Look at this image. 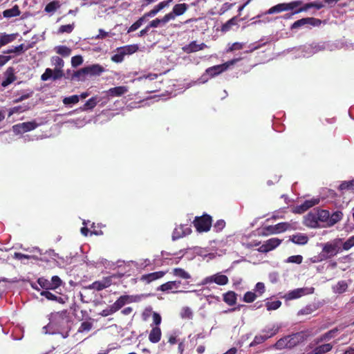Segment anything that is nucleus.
Returning a JSON list of instances; mask_svg holds the SVG:
<instances>
[{
	"mask_svg": "<svg viewBox=\"0 0 354 354\" xmlns=\"http://www.w3.org/2000/svg\"><path fill=\"white\" fill-rule=\"evenodd\" d=\"M308 337L307 332L300 331L279 339L274 344L277 349L292 348L303 342Z\"/></svg>",
	"mask_w": 354,
	"mask_h": 354,
	"instance_id": "nucleus-1",
	"label": "nucleus"
},
{
	"mask_svg": "<svg viewBox=\"0 0 354 354\" xmlns=\"http://www.w3.org/2000/svg\"><path fill=\"white\" fill-rule=\"evenodd\" d=\"M104 71V68L101 65L97 64H92L75 71L73 74V78H76L77 80H84L86 75H100Z\"/></svg>",
	"mask_w": 354,
	"mask_h": 354,
	"instance_id": "nucleus-2",
	"label": "nucleus"
},
{
	"mask_svg": "<svg viewBox=\"0 0 354 354\" xmlns=\"http://www.w3.org/2000/svg\"><path fill=\"white\" fill-rule=\"evenodd\" d=\"M212 224V216L204 214L201 216H196L193 221V225L199 232H208Z\"/></svg>",
	"mask_w": 354,
	"mask_h": 354,
	"instance_id": "nucleus-3",
	"label": "nucleus"
},
{
	"mask_svg": "<svg viewBox=\"0 0 354 354\" xmlns=\"http://www.w3.org/2000/svg\"><path fill=\"white\" fill-rule=\"evenodd\" d=\"M37 283L44 290H55L63 284L62 280L57 275L52 277L50 280L44 277H39Z\"/></svg>",
	"mask_w": 354,
	"mask_h": 354,
	"instance_id": "nucleus-4",
	"label": "nucleus"
},
{
	"mask_svg": "<svg viewBox=\"0 0 354 354\" xmlns=\"http://www.w3.org/2000/svg\"><path fill=\"white\" fill-rule=\"evenodd\" d=\"M341 239H337L333 242H327L324 245L322 252L326 254V258H331L338 254L340 251Z\"/></svg>",
	"mask_w": 354,
	"mask_h": 354,
	"instance_id": "nucleus-5",
	"label": "nucleus"
},
{
	"mask_svg": "<svg viewBox=\"0 0 354 354\" xmlns=\"http://www.w3.org/2000/svg\"><path fill=\"white\" fill-rule=\"evenodd\" d=\"M229 282L228 277L226 275L217 273L216 274L207 277L202 281V284L205 285L211 283H215L219 286H224Z\"/></svg>",
	"mask_w": 354,
	"mask_h": 354,
	"instance_id": "nucleus-6",
	"label": "nucleus"
},
{
	"mask_svg": "<svg viewBox=\"0 0 354 354\" xmlns=\"http://www.w3.org/2000/svg\"><path fill=\"white\" fill-rule=\"evenodd\" d=\"M309 24L313 26H319L322 24V20L314 17L302 18L295 21L291 25V30L297 29L301 26Z\"/></svg>",
	"mask_w": 354,
	"mask_h": 354,
	"instance_id": "nucleus-7",
	"label": "nucleus"
},
{
	"mask_svg": "<svg viewBox=\"0 0 354 354\" xmlns=\"http://www.w3.org/2000/svg\"><path fill=\"white\" fill-rule=\"evenodd\" d=\"M140 299L138 295H122L113 304V306L116 311L121 309L125 304L133 302H137Z\"/></svg>",
	"mask_w": 354,
	"mask_h": 354,
	"instance_id": "nucleus-8",
	"label": "nucleus"
},
{
	"mask_svg": "<svg viewBox=\"0 0 354 354\" xmlns=\"http://www.w3.org/2000/svg\"><path fill=\"white\" fill-rule=\"evenodd\" d=\"M189 8L188 4L185 3H177L174 6L172 10L166 14L169 21L174 20L176 17L185 14Z\"/></svg>",
	"mask_w": 354,
	"mask_h": 354,
	"instance_id": "nucleus-9",
	"label": "nucleus"
},
{
	"mask_svg": "<svg viewBox=\"0 0 354 354\" xmlns=\"http://www.w3.org/2000/svg\"><path fill=\"white\" fill-rule=\"evenodd\" d=\"M281 241H282L278 238H271L265 241V243L262 244L257 250L261 253H267L279 246Z\"/></svg>",
	"mask_w": 354,
	"mask_h": 354,
	"instance_id": "nucleus-10",
	"label": "nucleus"
},
{
	"mask_svg": "<svg viewBox=\"0 0 354 354\" xmlns=\"http://www.w3.org/2000/svg\"><path fill=\"white\" fill-rule=\"evenodd\" d=\"M304 223L306 226L311 228L320 227L321 225L318 221L316 209L307 214L304 217Z\"/></svg>",
	"mask_w": 354,
	"mask_h": 354,
	"instance_id": "nucleus-11",
	"label": "nucleus"
},
{
	"mask_svg": "<svg viewBox=\"0 0 354 354\" xmlns=\"http://www.w3.org/2000/svg\"><path fill=\"white\" fill-rule=\"evenodd\" d=\"M166 273L167 271L161 270L142 274L140 278V281L146 284H149L156 280L162 278L166 274Z\"/></svg>",
	"mask_w": 354,
	"mask_h": 354,
	"instance_id": "nucleus-12",
	"label": "nucleus"
},
{
	"mask_svg": "<svg viewBox=\"0 0 354 354\" xmlns=\"http://www.w3.org/2000/svg\"><path fill=\"white\" fill-rule=\"evenodd\" d=\"M40 295L44 297L48 300L54 301L61 304H64L68 299L67 295H61L57 296L54 293L50 292V290H42L40 292Z\"/></svg>",
	"mask_w": 354,
	"mask_h": 354,
	"instance_id": "nucleus-13",
	"label": "nucleus"
},
{
	"mask_svg": "<svg viewBox=\"0 0 354 354\" xmlns=\"http://www.w3.org/2000/svg\"><path fill=\"white\" fill-rule=\"evenodd\" d=\"M228 66L229 64L227 63H225L209 67L205 70V73L203 75V77L205 76V75H207L211 78L214 77L215 76L218 75L223 72L225 71L227 69Z\"/></svg>",
	"mask_w": 354,
	"mask_h": 354,
	"instance_id": "nucleus-14",
	"label": "nucleus"
},
{
	"mask_svg": "<svg viewBox=\"0 0 354 354\" xmlns=\"http://www.w3.org/2000/svg\"><path fill=\"white\" fill-rule=\"evenodd\" d=\"M112 284L110 277H103L100 281H95L88 286V289H93L97 291L102 290Z\"/></svg>",
	"mask_w": 354,
	"mask_h": 354,
	"instance_id": "nucleus-15",
	"label": "nucleus"
},
{
	"mask_svg": "<svg viewBox=\"0 0 354 354\" xmlns=\"http://www.w3.org/2000/svg\"><path fill=\"white\" fill-rule=\"evenodd\" d=\"M180 284V281H170L160 285L157 290L162 292H169L171 290L173 293H177L180 292L177 290Z\"/></svg>",
	"mask_w": 354,
	"mask_h": 354,
	"instance_id": "nucleus-16",
	"label": "nucleus"
},
{
	"mask_svg": "<svg viewBox=\"0 0 354 354\" xmlns=\"http://www.w3.org/2000/svg\"><path fill=\"white\" fill-rule=\"evenodd\" d=\"M128 91V88L124 86H119L113 88H111L109 90L104 91L106 97H120Z\"/></svg>",
	"mask_w": 354,
	"mask_h": 354,
	"instance_id": "nucleus-17",
	"label": "nucleus"
},
{
	"mask_svg": "<svg viewBox=\"0 0 354 354\" xmlns=\"http://www.w3.org/2000/svg\"><path fill=\"white\" fill-rule=\"evenodd\" d=\"M207 47V45L205 43H201L198 44L196 41H193L187 45H185L182 48L183 52L185 53L189 54L192 53H195L199 50H202Z\"/></svg>",
	"mask_w": 354,
	"mask_h": 354,
	"instance_id": "nucleus-18",
	"label": "nucleus"
},
{
	"mask_svg": "<svg viewBox=\"0 0 354 354\" xmlns=\"http://www.w3.org/2000/svg\"><path fill=\"white\" fill-rule=\"evenodd\" d=\"M319 198H312L310 200H306L301 205L297 206L296 212L301 214L307 211L309 208L318 205L319 203Z\"/></svg>",
	"mask_w": 354,
	"mask_h": 354,
	"instance_id": "nucleus-19",
	"label": "nucleus"
},
{
	"mask_svg": "<svg viewBox=\"0 0 354 354\" xmlns=\"http://www.w3.org/2000/svg\"><path fill=\"white\" fill-rule=\"evenodd\" d=\"M5 79L1 82L3 87H6L17 79L15 75V69L13 67H8L4 73Z\"/></svg>",
	"mask_w": 354,
	"mask_h": 354,
	"instance_id": "nucleus-20",
	"label": "nucleus"
},
{
	"mask_svg": "<svg viewBox=\"0 0 354 354\" xmlns=\"http://www.w3.org/2000/svg\"><path fill=\"white\" fill-rule=\"evenodd\" d=\"M278 5L281 12L283 11L293 10L296 9L297 7L303 5V1L301 0H297L291 1L290 3H279Z\"/></svg>",
	"mask_w": 354,
	"mask_h": 354,
	"instance_id": "nucleus-21",
	"label": "nucleus"
},
{
	"mask_svg": "<svg viewBox=\"0 0 354 354\" xmlns=\"http://www.w3.org/2000/svg\"><path fill=\"white\" fill-rule=\"evenodd\" d=\"M316 212L321 227H327V223H328L329 219V211L316 209Z\"/></svg>",
	"mask_w": 354,
	"mask_h": 354,
	"instance_id": "nucleus-22",
	"label": "nucleus"
},
{
	"mask_svg": "<svg viewBox=\"0 0 354 354\" xmlns=\"http://www.w3.org/2000/svg\"><path fill=\"white\" fill-rule=\"evenodd\" d=\"M162 336L161 329L158 326L153 327L149 335V340L153 344L158 343Z\"/></svg>",
	"mask_w": 354,
	"mask_h": 354,
	"instance_id": "nucleus-23",
	"label": "nucleus"
},
{
	"mask_svg": "<svg viewBox=\"0 0 354 354\" xmlns=\"http://www.w3.org/2000/svg\"><path fill=\"white\" fill-rule=\"evenodd\" d=\"M305 293L304 288H296L286 293L283 298L286 300H292L300 298Z\"/></svg>",
	"mask_w": 354,
	"mask_h": 354,
	"instance_id": "nucleus-24",
	"label": "nucleus"
},
{
	"mask_svg": "<svg viewBox=\"0 0 354 354\" xmlns=\"http://www.w3.org/2000/svg\"><path fill=\"white\" fill-rule=\"evenodd\" d=\"M348 288V283L346 281H339L335 286H332L333 292L335 294H342L345 292Z\"/></svg>",
	"mask_w": 354,
	"mask_h": 354,
	"instance_id": "nucleus-25",
	"label": "nucleus"
},
{
	"mask_svg": "<svg viewBox=\"0 0 354 354\" xmlns=\"http://www.w3.org/2000/svg\"><path fill=\"white\" fill-rule=\"evenodd\" d=\"M17 33L15 34H6L1 33L0 34V48L2 46H4L13 41H15L17 38Z\"/></svg>",
	"mask_w": 354,
	"mask_h": 354,
	"instance_id": "nucleus-26",
	"label": "nucleus"
},
{
	"mask_svg": "<svg viewBox=\"0 0 354 354\" xmlns=\"http://www.w3.org/2000/svg\"><path fill=\"white\" fill-rule=\"evenodd\" d=\"M338 332L337 328H334L328 332L325 333L324 334L322 335L320 337H319L316 339V343L319 344L320 342H322L324 341H328L331 339L332 338L335 337Z\"/></svg>",
	"mask_w": 354,
	"mask_h": 354,
	"instance_id": "nucleus-27",
	"label": "nucleus"
},
{
	"mask_svg": "<svg viewBox=\"0 0 354 354\" xmlns=\"http://www.w3.org/2000/svg\"><path fill=\"white\" fill-rule=\"evenodd\" d=\"M237 294L234 291H228L223 294V301L229 306L236 304Z\"/></svg>",
	"mask_w": 354,
	"mask_h": 354,
	"instance_id": "nucleus-28",
	"label": "nucleus"
},
{
	"mask_svg": "<svg viewBox=\"0 0 354 354\" xmlns=\"http://www.w3.org/2000/svg\"><path fill=\"white\" fill-rule=\"evenodd\" d=\"M343 213L341 211H336L332 214H329L328 223H327V227H330L338 223L342 219Z\"/></svg>",
	"mask_w": 354,
	"mask_h": 354,
	"instance_id": "nucleus-29",
	"label": "nucleus"
},
{
	"mask_svg": "<svg viewBox=\"0 0 354 354\" xmlns=\"http://www.w3.org/2000/svg\"><path fill=\"white\" fill-rule=\"evenodd\" d=\"M338 190L342 193H344L345 191L354 192V179L348 181H342L338 187Z\"/></svg>",
	"mask_w": 354,
	"mask_h": 354,
	"instance_id": "nucleus-30",
	"label": "nucleus"
},
{
	"mask_svg": "<svg viewBox=\"0 0 354 354\" xmlns=\"http://www.w3.org/2000/svg\"><path fill=\"white\" fill-rule=\"evenodd\" d=\"M21 11L18 5H15L12 8L5 10L3 12V16L6 18H11L19 16Z\"/></svg>",
	"mask_w": 354,
	"mask_h": 354,
	"instance_id": "nucleus-31",
	"label": "nucleus"
},
{
	"mask_svg": "<svg viewBox=\"0 0 354 354\" xmlns=\"http://www.w3.org/2000/svg\"><path fill=\"white\" fill-rule=\"evenodd\" d=\"M332 348L333 345L331 344H324L315 347L313 349V353L314 354H324L330 351Z\"/></svg>",
	"mask_w": 354,
	"mask_h": 354,
	"instance_id": "nucleus-32",
	"label": "nucleus"
},
{
	"mask_svg": "<svg viewBox=\"0 0 354 354\" xmlns=\"http://www.w3.org/2000/svg\"><path fill=\"white\" fill-rule=\"evenodd\" d=\"M273 228L274 230L272 233H281L290 230L292 228V225L289 223L282 222L275 225Z\"/></svg>",
	"mask_w": 354,
	"mask_h": 354,
	"instance_id": "nucleus-33",
	"label": "nucleus"
},
{
	"mask_svg": "<svg viewBox=\"0 0 354 354\" xmlns=\"http://www.w3.org/2000/svg\"><path fill=\"white\" fill-rule=\"evenodd\" d=\"M290 241L295 244L305 245L308 243V238L306 235L299 234L292 235L290 237Z\"/></svg>",
	"mask_w": 354,
	"mask_h": 354,
	"instance_id": "nucleus-34",
	"label": "nucleus"
},
{
	"mask_svg": "<svg viewBox=\"0 0 354 354\" xmlns=\"http://www.w3.org/2000/svg\"><path fill=\"white\" fill-rule=\"evenodd\" d=\"M279 330V327L278 326L272 325V326H267L266 328L262 330V333L269 339L278 333Z\"/></svg>",
	"mask_w": 354,
	"mask_h": 354,
	"instance_id": "nucleus-35",
	"label": "nucleus"
},
{
	"mask_svg": "<svg viewBox=\"0 0 354 354\" xmlns=\"http://www.w3.org/2000/svg\"><path fill=\"white\" fill-rule=\"evenodd\" d=\"M238 23V16L233 17L230 19H229L227 21H226L224 24L221 26V31L223 32H228L233 26L236 25Z\"/></svg>",
	"mask_w": 354,
	"mask_h": 354,
	"instance_id": "nucleus-36",
	"label": "nucleus"
},
{
	"mask_svg": "<svg viewBox=\"0 0 354 354\" xmlns=\"http://www.w3.org/2000/svg\"><path fill=\"white\" fill-rule=\"evenodd\" d=\"M187 230H188L187 232H186L185 231L183 230L182 225H180L178 227L175 228V230H174L173 234H172L173 240L178 239L182 238L184 236L188 234L191 230L189 228H187Z\"/></svg>",
	"mask_w": 354,
	"mask_h": 354,
	"instance_id": "nucleus-37",
	"label": "nucleus"
},
{
	"mask_svg": "<svg viewBox=\"0 0 354 354\" xmlns=\"http://www.w3.org/2000/svg\"><path fill=\"white\" fill-rule=\"evenodd\" d=\"M120 49L122 50L124 55H132L138 51V46L137 44L127 45L120 47Z\"/></svg>",
	"mask_w": 354,
	"mask_h": 354,
	"instance_id": "nucleus-38",
	"label": "nucleus"
},
{
	"mask_svg": "<svg viewBox=\"0 0 354 354\" xmlns=\"http://www.w3.org/2000/svg\"><path fill=\"white\" fill-rule=\"evenodd\" d=\"M169 19L167 18V17L166 16V15L165 16H163L162 18L161 19H158V18H156L153 20H152L151 21L149 22V24H148V26L151 28H157L158 27L160 24H167V22H169Z\"/></svg>",
	"mask_w": 354,
	"mask_h": 354,
	"instance_id": "nucleus-39",
	"label": "nucleus"
},
{
	"mask_svg": "<svg viewBox=\"0 0 354 354\" xmlns=\"http://www.w3.org/2000/svg\"><path fill=\"white\" fill-rule=\"evenodd\" d=\"M39 124L35 121L26 122L21 123L20 127L25 133L35 129Z\"/></svg>",
	"mask_w": 354,
	"mask_h": 354,
	"instance_id": "nucleus-40",
	"label": "nucleus"
},
{
	"mask_svg": "<svg viewBox=\"0 0 354 354\" xmlns=\"http://www.w3.org/2000/svg\"><path fill=\"white\" fill-rule=\"evenodd\" d=\"M55 49L57 54L63 57H68L71 53V49L66 46H58Z\"/></svg>",
	"mask_w": 354,
	"mask_h": 354,
	"instance_id": "nucleus-41",
	"label": "nucleus"
},
{
	"mask_svg": "<svg viewBox=\"0 0 354 354\" xmlns=\"http://www.w3.org/2000/svg\"><path fill=\"white\" fill-rule=\"evenodd\" d=\"M173 274L176 277H180L182 279H188L191 278V275L186 272L184 269L177 268L173 270Z\"/></svg>",
	"mask_w": 354,
	"mask_h": 354,
	"instance_id": "nucleus-42",
	"label": "nucleus"
},
{
	"mask_svg": "<svg viewBox=\"0 0 354 354\" xmlns=\"http://www.w3.org/2000/svg\"><path fill=\"white\" fill-rule=\"evenodd\" d=\"M97 102H99V100H97V97H92L86 102V103L84 104L82 109L84 111L93 109L97 105Z\"/></svg>",
	"mask_w": 354,
	"mask_h": 354,
	"instance_id": "nucleus-43",
	"label": "nucleus"
},
{
	"mask_svg": "<svg viewBox=\"0 0 354 354\" xmlns=\"http://www.w3.org/2000/svg\"><path fill=\"white\" fill-rule=\"evenodd\" d=\"M267 339H268V337L264 335V334L257 335L254 337L252 342L250 344V346H256L257 345L263 343Z\"/></svg>",
	"mask_w": 354,
	"mask_h": 354,
	"instance_id": "nucleus-44",
	"label": "nucleus"
},
{
	"mask_svg": "<svg viewBox=\"0 0 354 354\" xmlns=\"http://www.w3.org/2000/svg\"><path fill=\"white\" fill-rule=\"evenodd\" d=\"M60 7L59 1H53L48 3L45 8L44 10L46 12H55L57 9H58Z\"/></svg>",
	"mask_w": 354,
	"mask_h": 354,
	"instance_id": "nucleus-45",
	"label": "nucleus"
},
{
	"mask_svg": "<svg viewBox=\"0 0 354 354\" xmlns=\"http://www.w3.org/2000/svg\"><path fill=\"white\" fill-rule=\"evenodd\" d=\"M124 56L125 55H124V53L122 51L121 49H120L119 47L117 48L116 53L111 57V59L113 62L121 63L124 60Z\"/></svg>",
	"mask_w": 354,
	"mask_h": 354,
	"instance_id": "nucleus-46",
	"label": "nucleus"
},
{
	"mask_svg": "<svg viewBox=\"0 0 354 354\" xmlns=\"http://www.w3.org/2000/svg\"><path fill=\"white\" fill-rule=\"evenodd\" d=\"M75 27L74 23L71 24H67V25H62L58 29V33L63 34V33H71L73 32Z\"/></svg>",
	"mask_w": 354,
	"mask_h": 354,
	"instance_id": "nucleus-47",
	"label": "nucleus"
},
{
	"mask_svg": "<svg viewBox=\"0 0 354 354\" xmlns=\"http://www.w3.org/2000/svg\"><path fill=\"white\" fill-rule=\"evenodd\" d=\"M281 306V301L276 300L273 301H268L266 304L268 310H274L278 309Z\"/></svg>",
	"mask_w": 354,
	"mask_h": 354,
	"instance_id": "nucleus-48",
	"label": "nucleus"
},
{
	"mask_svg": "<svg viewBox=\"0 0 354 354\" xmlns=\"http://www.w3.org/2000/svg\"><path fill=\"white\" fill-rule=\"evenodd\" d=\"M144 18L140 17L136 22H134L128 29L127 32H133L138 30L145 22Z\"/></svg>",
	"mask_w": 354,
	"mask_h": 354,
	"instance_id": "nucleus-49",
	"label": "nucleus"
},
{
	"mask_svg": "<svg viewBox=\"0 0 354 354\" xmlns=\"http://www.w3.org/2000/svg\"><path fill=\"white\" fill-rule=\"evenodd\" d=\"M80 100V96L77 95L66 97L63 100V103L66 105L71 104H77Z\"/></svg>",
	"mask_w": 354,
	"mask_h": 354,
	"instance_id": "nucleus-50",
	"label": "nucleus"
},
{
	"mask_svg": "<svg viewBox=\"0 0 354 354\" xmlns=\"http://www.w3.org/2000/svg\"><path fill=\"white\" fill-rule=\"evenodd\" d=\"M257 297V295L253 292L248 291L244 294L243 300L246 303H251L253 302Z\"/></svg>",
	"mask_w": 354,
	"mask_h": 354,
	"instance_id": "nucleus-51",
	"label": "nucleus"
},
{
	"mask_svg": "<svg viewBox=\"0 0 354 354\" xmlns=\"http://www.w3.org/2000/svg\"><path fill=\"white\" fill-rule=\"evenodd\" d=\"M29 109L28 106H17L11 108L9 111V116L17 113H23Z\"/></svg>",
	"mask_w": 354,
	"mask_h": 354,
	"instance_id": "nucleus-52",
	"label": "nucleus"
},
{
	"mask_svg": "<svg viewBox=\"0 0 354 354\" xmlns=\"http://www.w3.org/2000/svg\"><path fill=\"white\" fill-rule=\"evenodd\" d=\"M225 221L223 219H219L213 225L214 231L216 232H221L225 227Z\"/></svg>",
	"mask_w": 354,
	"mask_h": 354,
	"instance_id": "nucleus-53",
	"label": "nucleus"
},
{
	"mask_svg": "<svg viewBox=\"0 0 354 354\" xmlns=\"http://www.w3.org/2000/svg\"><path fill=\"white\" fill-rule=\"evenodd\" d=\"M180 316L183 319H191L193 317V313L190 308L189 307H184L183 308Z\"/></svg>",
	"mask_w": 354,
	"mask_h": 354,
	"instance_id": "nucleus-54",
	"label": "nucleus"
},
{
	"mask_svg": "<svg viewBox=\"0 0 354 354\" xmlns=\"http://www.w3.org/2000/svg\"><path fill=\"white\" fill-rule=\"evenodd\" d=\"M93 324L90 322H82L79 329V333H83L85 331H89L92 328Z\"/></svg>",
	"mask_w": 354,
	"mask_h": 354,
	"instance_id": "nucleus-55",
	"label": "nucleus"
},
{
	"mask_svg": "<svg viewBox=\"0 0 354 354\" xmlns=\"http://www.w3.org/2000/svg\"><path fill=\"white\" fill-rule=\"evenodd\" d=\"M67 315V310H62L61 312H57L52 315L53 322L57 320H63Z\"/></svg>",
	"mask_w": 354,
	"mask_h": 354,
	"instance_id": "nucleus-56",
	"label": "nucleus"
},
{
	"mask_svg": "<svg viewBox=\"0 0 354 354\" xmlns=\"http://www.w3.org/2000/svg\"><path fill=\"white\" fill-rule=\"evenodd\" d=\"M302 261H303V257L301 255H293V256L289 257L287 259L286 262L300 264V263H301Z\"/></svg>",
	"mask_w": 354,
	"mask_h": 354,
	"instance_id": "nucleus-57",
	"label": "nucleus"
},
{
	"mask_svg": "<svg viewBox=\"0 0 354 354\" xmlns=\"http://www.w3.org/2000/svg\"><path fill=\"white\" fill-rule=\"evenodd\" d=\"M116 311L115 308H114L113 305L109 306L108 308L104 309L101 313L100 315L103 317H107L109 315H113Z\"/></svg>",
	"mask_w": 354,
	"mask_h": 354,
	"instance_id": "nucleus-58",
	"label": "nucleus"
},
{
	"mask_svg": "<svg viewBox=\"0 0 354 354\" xmlns=\"http://www.w3.org/2000/svg\"><path fill=\"white\" fill-rule=\"evenodd\" d=\"M354 246V236L349 237L344 243H343V250H348L352 247Z\"/></svg>",
	"mask_w": 354,
	"mask_h": 354,
	"instance_id": "nucleus-59",
	"label": "nucleus"
},
{
	"mask_svg": "<svg viewBox=\"0 0 354 354\" xmlns=\"http://www.w3.org/2000/svg\"><path fill=\"white\" fill-rule=\"evenodd\" d=\"M234 3H230L228 2L223 3L219 10V12H218L219 15H222L225 14L227 11L230 10L234 6Z\"/></svg>",
	"mask_w": 354,
	"mask_h": 354,
	"instance_id": "nucleus-60",
	"label": "nucleus"
},
{
	"mask_svg": "<svg viewBox=\"0 0 354 354\" xmlns=\"http://www.w3.org/2000/svg\"><path fill=\"white\" fill-rule=\"evenodd\" d=\"M83 62V58L80 55H75L71 58V64L73 67L81 65Z\"/></svg>",
	"mask_w": 354,
	"mask_h": 354,
	"instance_id": "nucleus-61",
	"label": "nucleus"
},
{
	"mask_svg": "<svg viewBox=\"0 0 354 354\" xmlns=\"http://www.w3.org/2000/svg\"><path fill=\"white\" fill-rule=\"evenodd\" d=\"M99 33L96 36L93 37V38L95 39H104L106 37L110 36V32H106L104 30L100 28L98 30Z\"/></svg>",
	"mask_w": 354,
	"mask_h": 354,
	"instance_id": "nucleus-62",
	"label": "nucleus"
},
{
	"mask_svg": "<svg viewBox=\"0 0 354 354\" xmlns=\"http://www.w3.org/2000/svg\"><path fill=\"white\" fill-rule=\"evenodd\" d=\"M53 62L55 68H61L64 66V60L59 57H53Z\"/></svg>",
	"mask_w": 354,
	"mask_h": 354,
	"instance_id": "nucleus-63",
	"label": "nucleus"
},
{
	"mask_svg": "<svg viewBox=\"0 0 354 354\" xmlns=\"http://www.w3.org/2000/svg\"><path fill=\"white\" fill-rule=\"evenodd\" d=\"M50 77L53 78V70L50 68H46L45 72L41 75V80L43 81H47Z\"/></svg>",
	"mask_w": 354,
	"mask_h": 354,
	"instance_id": "nucleus-64",
	"label": "nucleus"
}]
</instances>
